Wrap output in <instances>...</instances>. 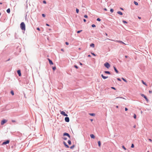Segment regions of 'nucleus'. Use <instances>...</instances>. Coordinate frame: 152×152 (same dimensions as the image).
Here are the masks:
<instances>
[{"instance_id":"59","label":"nucleus","mask_w":152,"mask_h":152,"mask_svg":"<svg viewBox=\"0 0 152 152\" xmlns=\"http://www.w3.org/2000/svg\"><path fill=\"white\" fill-rule=\"evenodd\" d=\"M12 122L14 123V122H15V121L14 120H12Z\"/></svg>"},{"instance_id":"5","label":"nucleus","mask_w":152,"mask_h":152,"mask_svg":"<svg viewBox=\"0 0 152 152\" xmlns=\"http://www.w3.org/2000/svg\"><path fill=\"white\" fill-rule=\"evenodd\" d=\"M140 95L142 97H143L147 102L149 100L147 97L144 94H140Z\"/></svg>"},{"instance_id":"53","label":"nucleus","mask_w":152,"mask_h":152,"mask_svg":"<svg viewBox=\"0 0 152 152\" xmlns=\"http://www.w3.org/2000/svg\"><path fill=\"white\" fill-rule=\"evenodd\" d=\"M128 110V109L127 108H126V107H125V111H127Z\"/></svg>"},{"instance_id":"11","label":"nucleus","mask_w":152,"mask_h":152,"mask_svg":"<svg viewBox=\"0 0 152 152\" xmlns=\"http://www.w3.org/2000/svg\"><path fill=\"white\" fill-rule=\"evenodd\" d=\"M17 73L19 76L20 77L21 76V70L20 69L18 70L17 71Z\"/></svg>"},{"instance_id":"24","label":"nucleus","mask_w":152,"mask_h":152,"mask_svg":"<svg viewBox=\"0 0 152 152\" xmlns=\"http://www.w3.org/2000/svg\"><path fill=\"white\" fill-rule=\"evenodd\" d=\"M89 114L90 115L93 116H94L95 115V114L94 113H89Z\"/></svg>"},{"instance_id":"35","label":"nucleus","mask_w":152,"mask_h":152,"mask_svg":"<svg viewBox=\"0 0 152 152\" xmlns=\"http://www.w3.org/2000/svg\"><path fill=\"white\" fill-rule=\"evenodd\" d=\"M110 11L111 12L113 13V11H114V10H113V9L111 8L110 9Z\"/></svg>"},{"instance_id":"39","label":"nucleus","mask_w":152,"mask_h":152,"mask_svg":"<svg viewBox=\"0 0 152 152\" xmlns=\"http://www.w3.org/2000/svg\"><path fill=\"white\" fill-rule=\"evenodd\" d=\"M84 18H88V16L87 15H85L84 16Z\"/></svg>"},{"instance_id":"3","label":"nucleus","mask_w":152,"mask_h":152,"mask_svg":"<svg viewBox=\"0 0 152 152\" xmlns=\"http://www.w3.org/2000/svg\"><path fill=\"white\" fill-rule=\"evenodd\" d=\"M104 66L107 69H109L110 66V65L109 63L107 62L105 63L104 64Z\"/></svg>"},{"instance_id":"33","label":"nucleus","mask_w":152,"mask_h":152,"mask_svg":"<svg viewBox=\"0 0 152 152\" xmlns=\"http://www.w3.org/2000/svg\"><path fill=\"white\" fill-rule=\"evenodd\" d=\"M76 12L77 13H78L79 12V10L77 8H76Z\"/></svg>"},{"instance_id":"28","label":"nucleus","mask_w":152,"mask_h":152,"mask_svg":"<svg viewBox=\"0 0 152 152\" xmlns=\"http://www.w3.org/2000/svg\"><path fill=\"white\" fill-rule=\"evenodd\" d=\"M134 3L135 5L137 6L138 5V3L136 1H134Z\"/></svg>"},{"instance_id":"23","label":"nucleus","mask_w":152,"mask_h":152,"mask_svg":"<svg viewBox=\"0 0 152 152\" xmlns=\"http://www.w3.org/2000/svg\"><path fill=\"white\" fill-rule=\"evenodd\" d=\"M10 94L12 95H14V92L13 90H12L10 91Z\"/></svg>"},{"instance_id":"45","label":"nucleus","mask_w":152,"mask_h":152,"mask_svg":"<svg viewBox=\"0 0 152 152\" xmlns=\"http://www.w3.org/2000/svg\"><path fill=\"white\" fill-rule=\"evenodd\" d=\"M111 88L112 89H114V90H116V88L115 87H111Z\"/></svg>"},{"instance_id":"46","label":"nucleus","mask_w":152,"mask_h":152,"mask_svg":"<svg viewBox=\"0 0 152 152\" xmlns=\"http://www.w3.org/2000/svg\"><path fill=\"white\" fill-rule=\"evenodd\" d=\"M134 147V145L132 143L131 146V148H133Z\"/></svg>"},{"instance_id":"27","label":"nucleus","mask_w":152,"mask_h":152,"mask_svg":"<svg viewBox=\"0 0 152 152\" xmlns=\"http://www.w3.org/2000/svg\"><path fill=\"white\" fill-rule=\"evenodd\" d=\"M75 145H73L72 146H71L70 147V148L71 149H73L75 147Z\"/></svg>"},{"instance_id":"9","label":"nucleus","mask_w":152,"mask_h":152,"mask_svg":"<svg viewBox=\"0 0 152 152\" xmlns=\"http://www.w3.org/2000/svg\"><path fill=\"white\" fill-rule=\"evenodd\" d=\"M64 120L65 122H69V118L67 116L65 117Z\"/></svg>"},{"instance_id":"30","label":"nucleus","mask_w":152,"mask_h":152,"mask_svg":"<svg viewBox=\"0 0 152 152\" xmlns=\"http://www.w3.org/2000/svg\"><path fill=\"white\" fill-rule=\"evenodd\" d=\"M122 22H123L124 23V24H127V23H127V22L126 21H125V20H122Z\"/></svg>"},{"instance_id":"60","label":"nucleus","mask_w":152,"mask_h":152,"mask_svg":"<svg viewBox=\"0 0 152 152\" xmlns=\"http://www.w3.org/2000/svg\"><path fill=\"white\" fill-rule=\"evenodd\" d=\"M149 141H150L151 142H152V140L151 139H149Z\"/></svg>"},{"instance_id":"41","label":"nucleus","mask_w":152,"mask_h":152,"mask_svg":"<svg viewBox=\"0 0 152 152\" xmlns=\"http://www.w3.org/2000/svg\"><path fill=\"white\" fill-rule=\"evenodd\" d=\"M96 20L99 21H100L101 20L99 18H98L96 19Z\"/></svg>"},{"instance_id":"42","label":"nucleus","mask_w":152,"mask_h":152,"mask_svg":"<svg viewBox=\"0 0 152 152\" xmlns=\"http://www.w3.org/2000/svg\"><path fill=\"white\" fill-rule=\"evenodd\" d=\"M67 136L70 139H71V136L69 133H68Z\"/></svg>"},{"instance_id":"48","label":"nucleus","mask_w":152,"mask_h":152,"mask_svg":"<svg viewBox=\"0 0 152 152\" xmlns=\"http://www.w3.org/2000/svg\"><path fill=\"white\" fill-rule=\"evenodd\" d=\"M65 44L66 45H69V43L68 42H65Z\"/></svg>"},{"instance_id":"29","label":"nucleus","mask_w":152,"mask_h":152,"mask_svg":"<svg viewBox=\"0 0 152 152\" xmlns=\"http://www.w3.org/2000/svg\"><path fill=\"white\" fill-rule=\"evenodd\" d=\"M74 67H75L76 69H78L79 67H78V66L77 65H74Z\"/></svg>"},{"instance_id":"15","label":"nucleus","mask_w":152,"mask_h":152,"mask_svg":"<svg viewBox=\"0 0 152 152\" xmlns=\"http://www.w3.org/2000/svg\"><path fill=\"white\" fill-rule=\"evenodd\" d=\"M104 73H105V74H109V75L111 74L110 72V71H104Z\"/></svg>"},{"instance_id":"20","label":"nucleus","mask_w":152,"mask_h":152,"mask_svg":"<svg viewBox=\"0 0 152 152\" xmlns=\"http://www.w3.org/2000/svg\"><path fill=\"white\" fill-rule=\"evenodd\" d=\"M7 12L8 13H10V9L9 8L6 10Z\"/></svg>"},{"instance_id":"18","label":"nucleus","mask_w":152,"mask_h":152,"mask_svg":"<svg viewBox=\"0 0 152 152\" xmlns=\"http://www.w3.org/2000/svg\"><path fill=\"white\" fill-rule=\"evenodd\" d=\"M141 82H142V83L144 84V85L146 86H147V84L143 80H141Z\"/></svg>"},{"instance_id":"55","label":"nucleus","mask_w":152,"mask_h":152,"mask_svg":"<svg viewBox=\"0 0 152 152\" xmlns=\"http://www.w3.org/2000/svg\"><path fill=\"white\" fill-rule=\"evenodd\" d=\"M83 21L84 22H86V20L85 19H83Z\"/></svg>"},{"instance_id":"37","label":"nucleus","mask_w":152,"mask_h":152,"mask_svg":"<svg viewBox=\"0 0 152 152\" xmlns=\"http://www.w3.org/2000/svg\"><path fill=\"white\" fill-rule=\"evenodd\" d=\"M133 117L134 119H136L137 118V116L135 114H134L133 116Z\"/></svg>"},{"instance_id":"43","label":"nucleus","mask_w":152,"mask_h":152,"mask_svg":"<svg viewBox=\"0 0 152 152\" xmlns=\"http://www.w3.org/2000/svg\"><path fill=\"white\" fill-rule=\"evenodd\" d=\"M67 136L70 139H71V136L69 133H68Z\"/></svg>"},{"instance_id":"51","label":"nucleus","mask_w":152,"mask_h":152,"mask_svg":"<svg viewBox=\"0 0 152 152\" xmlns=\"http://www.w3.org/2000/svg\"><path fill=\"white\" fill-rule=\"evenodd\" d=\"M37 29L38 30V31H40V28H39V27H37Z\"/></svg>"},{"instance_id":"44","label":"nucleus","mask_w":152,"mask_h":152,"mask_svg":"<svg viewBox=\"0 0 152 152\" xmlns=\"http://www.w3.org/2000/svg\"><path fill=\"white\" fill-rule=\"evenodd\" d=\"M43 3L44 4H46L47 3L46 1L44 0L43 1Z\"/></svg>"},{"instance_id":"1","label":"nucleus","mask_w":152,"mask_h":152,"mask_svg":"<svg viewBox=\"0 0 152 152\" xmlns=\"http://www.w3.org/2000/svg\"><path fill=\"white\" fill-rule=\"evenodd\" d=\"M15 51L14 53V54L16 55H18L21 51L20 48L18 45H17Z\"/></svg>"},{"instance_id":"34","label":"nucleus","mask_w":152,"mask_h":152,"mask_svg":"<svg viewBox=\"0 0 152 152\" xmlns=\"http://www.w3.org/2000/svg\"><path fill=\"white\" fill-rule=\"evenodd\" d=\"M62 139L64 140H66L67 139V138L66 137H62Z\"/></svg>"},{"instance_id":"19","label":"nucleus","mask_w":152,"mask_h":152,"mask_svg":"<svg viewBox=\"0 0 152 152\" xmlns=\"http://www.w3.org/2000/svg\"><path fill=\"white\" fill-rule=\"evenodd\" d=\"M98 146L99 147H100L101 146V142L100 141H98Z\"/></svg>"},{"instance_id":"10","label":"nucleus","mask_w":152,"mask_h":152,"mask_svg":"<svg viewBox=\"0 0 152 152\" xmlns=\"http://www.w3.org/2000/svg\"><path fill=\"white\" fill-rule=\"evenodd\" d=\"M63 143L64 145V146H65V147L66 148H69V145L66 144V142H65V141H63Z\"/></svg>"},{"instance_id":"31","label":"nucleus","mask_w":152,"mask_h":152,"mask_svg":"<svg viewBox=\"0 0 152 152\" xmlns=\"http://www.w3.org/2000/svg\"><path fill=\"white\" fill-rule=\"evenodd\" d=\"M52 69H53V71H55L56 70V66H53V67H52Z\"/></svg>"},{"instance_id":"64","label":"nucleus","mask_w":152,"mask_h":152,"mask_svg":"<svg viewBox=\"0 0 152 152\" xmlns=\"http://www.w3.org/2000/svg\"><path fill=\"white\" fill-rule=\"evenodd\" d=\"M138 18L139 19H141V18L140 17H139V16H138Z\"/></svg>"},{"instance_id":"54","label":"nucleus","mask_w":152,"mask_h":152,"mask_svg":"<svg viewBox=\"0 0 152 152\" xmlns=\"http://www.w3.org/2000/svg\"><path fill=\"white\" fill-rule=\"evenodd\" d=\"M148 92L150 94H151V93H152V91H151L149 90Z\"/></svg>"},{"instance_id":"38","label":"nucleus","mask_w":152,"mask_h":152,"mask_svg":"<svg viewBox=\"0 0 152 152\" xmlns=\"http://www.w3.org/2000/svg\"><path fill=\"white\" fill-rule=\"evenodd\" d=\"M91 27L93 28H94L96 27V26L94 24H93L91 25Z\"/></svg>"},{"instance_id":"58","label":"nucleus","mask_w":152,"mask_h":152,"mask_svg":"<svg viewBox=\"0 0 152 152\" xmlns=\"http://www.w3.org/2000/svg\"><path fill=\"white\" fill-rule=\"evenodd\" d=\"M104 10L105 11H107V9L106 8H104Z\"/></svg>"},{"instance_id":"13","label":"nucleus","mask_w":152,"mask_h":152,"mask_svg":"<svg viewBox=\"0 0 152 152\" xmlns=\"http://www.w3.org/2000/svg\"><path fill=\"white\" fill-rule=\"evenodd\" d=\"M101 77L104 79H105L108 77V76H104L103 74L101 75Z\"/></svg>"},{"instance_id":"26","label":"nucleus","mask_w":152,"mask_h":152,"mask_svg":"<svg viewBox=\"0 0 152 152\" xmlns=\"http://www.w3.org/2000/svg\"><path fill=\"white\" fill-rule=\"evenodd\" d=\"M121 79L124 81L125 82H126V83H127V81L124 78H123V77H122L121 78Z\"/></svg>"},{"instance_id":"7","label":"nucleus","mask_w":152,"mask_h":152,"mask_svg":"<svg viewBox=\"0 0 152 152\" xmlns=\"http://www.w3.org/2000/svg\"><path fill=\"white\" fill-rule=\"evenodd\" d=\"M7 120L5 119H3L1 120V124L3 125L7 122Z\"/></svg>"},{"instance_id":"25","label":"nucleus","mask_w":152,"mask_h":152,"mask_svg":"<svg viewBox=\"0 0 152 152\" xmlns=\"http://www.w3.org/2000/svg\"><path fill=\"white\" fill-rule=\"evenodd\" d=\"M67 142L69 145H71L72 144L71 141L70 140H68Z\"/></svg>"},{"instance_id":"56","label":"nucleus","mask_w":152,"mask_h":152,"mask_svg":"<svg viewBox=\"0 0 152 152\" xmlns=\"http://www.w3.org/2000/svg\"><path fill=\"white\" fill-rule=\"evenodd\" d=\"M79 64H80V65H83V64H82V63H81V62H79Z\"/></svg>"},{"instance_id":"61","label":"nucleus","mask_w":152,"mask_h":152,"mask_svg":"<svg viewBox=\"0 0 152 152\" xmlns=\"http://www.w3.org/2000/svg\"><path fill=\"white\" fill-rule=\"evenodd\" d=\"M47 59L48 60V61H50L51 60H50V58H47Z\"/></svg>"},{"instance_id":"62","label":"nucleus","mask_w":152,"mask_h":152,"mask_svg":"<svg viewBox=\"0 0 152 152\" xmlns=\"http://www.w3.org/2000/svg\"><path fill=\"white\" fill-rule=\"evenodd\" d=\"M136 125H134L133 126V127L134 128H135L136 127Z\"/></svg>"},{"instance_id":"57","label":"nucleus","mask_w":152,"mask_h":152,"mask_svg":"<svg viewBox=\"0 0 152 152\" xmlns=\"http://www.w3.org/2000/svg\"><path fill=\"white\" fill-rule=\"evenodd\" d=\"M88 57H91V56L90 55H88L87 56Z\"/></svg>"},{"instance_id":"40","label":"nucleus","mask_w":152,"mask_h":152,"mask_svg":"<svg viewBox=\"0 0 152 152\" xmlns=\"http://www.w3.org/2000/svg\"><path fill=\"white\" fill-rule=\"evenodd\" d=\"M42 16L43 18H45V15L44 14H42Z\"/></svg>"},{"instance_id":"22","label":"nucleus","mask_w":152,"mask_h":152,"mask_svg":"<svg viewBox=\"0 0 152 152\" xmlns=\"http://www.w3.org/2000/svg\"><path fill=\"white\" fill-rule=\"evenodd\" d=\"M68 133H67V132H64L63 134V136H67V135H68Z\"/></svg>"},{"instance_id":"36","label":"nucleus","mask_w":152,"mask_h":152,"mask_svg":"<svg viewBox=\"0 0 152 152\" xmlns=\"http://www.w3.org/2000/svg\"><path fill=\"white\" fill-rule=\"evenodd\" d=\"M91 54L93 55V56H96V55L94 53H93V52H91Z\"/></svg>"},{"instance_id":"16","label":"nucleus","mask_w":152,"mask_h":152,"mask_svg":"<svg viewBox=\"0 0 152 152\" xmlns=\"http://www.w3.org/2000/svg\"><path fill=\"white\" fill-rule=\"evenodd\" d=\"M90 46L91 47L94 48L95 46V45L94 43H91L90 44Z\"/></svg>"},{"instance_id":"12","label":"nucleus","mask_w":152,"mask_h":152,"mask_svg":"<svg viewBox=\"0 0 152 152\" xmlns=\"http://www.w3.org/2000/svg\"><path fill=\"white\" fill-rule=\"evenodd\" d=\"M113 68L115 72L117 74L119 73V71L117 70L115 66H114Z\"/></svg>"},{"instance_id":"4","label":"nucleus","mask_w":152,"mask_h":152,"mask_svg":"<svg viewBox=\"0 0 152 152\" xmlns=\"http://www.w3.org/2000/svg\"><path fill=\"white\" fill-rule=\"evenodd\" d=\"M10 142V140H7L2 142V145H6L7 144H9Z\"/></svg>"},{"instance_id":"49","label":"nucleus","mask_w":152,"mask_h":152,"mask_svg":"<svg viewBox=\"0 0 152 152\" xmlns=\"http://www.w3.org/2000/svg\"><path fill=\"white\" fill-rule=\"evenodd\" d=\"M117 80H118V81H121V79L119 78H117Z\"/></svg>"},{"instance_id":"32","label":"nucleus","mask_w":152,"mask_h":152,"mask_svg":"<svg viewBox=\"0 0 152 152\" xmlns=\"http://www.w3.org/2000/svg\"><path fill=\"white\" fill-rule=\"evenodd\" d=\"M82 30H78V31H77V34H79L81 32H82Z\"/></svg>"},{"instance_id":"63","label":"nucleus","mask_w":152,"mask_h":152,"mask_svg":"<svg viewBox=\"0 0 152 152\" xmlns=\"http://www.w3.org/2000/svg\"><path fill=\"white\" fill-rule=\"evenodd\" d=\"M120 9H121V10H124V9H123V8H121V7H120Z\"/></svg>"},{"instance_id":"47","label":"nucleus","mask_w":152,"mask_h":152,"mask_svg":"<svg viewBox=\"0 0 152 152\" xmlns=\"http://www.w3.org/2000/svg\"><path fill=\"white\" fill-rule=\"evenodd\" d=\"M122 148L123 149H124L125 150H126V148L124 146V145H123L122 146Z\"/></svg>"},{"instance_id":"52","label":"nucleus","mask_w":152,"mask_h":152,"mask_svg":"<svg viewBox=\"0 0 152 152\" xmlns=\"http://www.w3.org/2000/svg\"><path fill=\"white\" fill-rule=\"evenodd\" d=\"M46 25L48 26H50V25L48 23H46Z\"/></svg>"},{"instance_id":"17","label":"nucleus","mask_w":152,"mask_h":152,"mask_svg":"<svg viewBox=\"0 0 152 152\" xmlns=\"http://www.w3.org/2000/svg\"><path fill=\"white\" fill-rule=\"evenodd\" d=\"M117 13L118 14L121 15H122L123 14V13L121 11H118V12H117Z\"/></svg>"},{"instance_id":"2","label":"nucleus","mask_w":152,"mask_h":152,"mask_svg":"<svg viewBox=\"0 0 152 152\" xmlns=\"http://www.w3.org/2000/svg\"><path fill=\"white\" fill-rule=\"evenodd\" d=\"M20 27L21 29L25 31L26 30V25L24 22H22L20 24Z\"/></svg>"},{"instance_id":"21","label":"nucleus","mask_w":152,"mask_h":152,"mask_svg":"<svg viewBox=\"0 0 152 152\" xmlns=\"http://www.w3.org/2000/svg\"><path fill=\"white\" fill-rule=\"evenodd\" d=\"M49 62L50 65H53V63L51 60L49 61Z\"/></svg>"},{"instance_id":"8","label":"nucleus","mask_w":152,"mask_h":152,"mask_svg":"<svg viewBox=\"0 0 152 152\" xmlns=\"http://www.w3.org/2000/svg\"><path fill=\"white\" fill-rule=\"evenodd\" d=\"M25 80H24V83L26 84H28L29 83V81L27 78H24Z\"/></svg>"},{"instance_id":"14","label":"nucleus","mask_w":152,"mask_h":152,"mask_svg":"<svg viewBox=\"0 0 152 152\" xmlns=\"http://www.w3.org/2000/svg\"><path fill=\"white\" fill-rule=\"evenodd\" d=\"M90 136L91 138L94 139L95 138V136L93 134H91L90 135Z\"/></svg>"},{"instance_id":"50","label":"nucleus","mask_w":152,"mask_h":152,"mask_svg":"<svg viewBox=\"0 0 152 152\" xmlns=\"http://www.w3.org/2000/svg\"><path fill=\"white\" fill-rule=\"evenodd\" d=\"M118 98L124 99V98L122 97H117L116 98Z\"/></svg>"},{"instance_id":"6","label":"nucleus","mask_w":152,"mask_h":152,"mask_svg":"<svg viewBox=\"0 0 152 152\" xmlns=\"http://www.w3.org/2000/svg\"><path fill=\"white\" fill-rule=\"evenodd\" d=\"M60 112L61 114L62 115L66 117L68 116L67 114H66L65 112L61 111H60Z\"/></svg>"}]
</instances>
